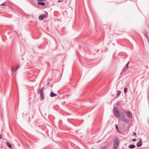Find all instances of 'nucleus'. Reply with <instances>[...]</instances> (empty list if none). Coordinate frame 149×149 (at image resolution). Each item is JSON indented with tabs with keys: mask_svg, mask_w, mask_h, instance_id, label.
Segmentation results:
<instances>
[{
	"mask_svg": "<svg viewBox=\"0 0 149 149\" xmlns=\"http://www.w3.org/2000/svg\"><path fill=\"white\" fill-rule=\"evenodd\" d=\"M119 139L117 138H115L114 141L113 149H117L119 146Z\"/></svg>",
	"mask_w": 149,
	"mask_h": 149,
	"instance_id": "1",
	"label": "nucleus"
},
{
	"mask_svg": "<svg viewBox=\"0 0 149 149\" xmlns=\"http://www.w3.org/2000/svg\"><path fill=\"white\" fill-rule=\"evenodd\" d=\"M113 112L115 116L117 117H119L120 116V114L118 111V109L116 107L114 108Z\"/></svg>",
	"mask_w": 149,
	"mask_h": 149,
	"instance_id": "2",
	"label": "nucleus"
},
{
	"mask_svg": "<svg viewBox=\"0 0 149 149\" xmlns=\"http://www.w3.org/2000/svg\"><path fill=\"white\" fill-rule=\"evenodd\" d=\"M40 95L41 100H44V96L42 90H40Z\"/></svg>",
	"mask_w": 149,
	"mask_h": 149,
	"instance_id": "3",
	"label": "nucleus"
},
{
	"mask_svg": "<svg viewBox=\"0 0 149 149\" xmlns=\"http://www.w3.org/2000/svg\"><path fill=\"white\" fill-rule=\"evenodd\" d=\"M142 140L141 139H140L139 140V142L137 143L136 145L138 147H140L142 145Z\"/></svg>",
	"mask_w": 149,
	"mask_h": 149,
	"instance_id": "4",
	"label": "nucleus"
},
{
	"mask_svg": "<svg viewBox=\"0 0 149 149\" xmlns=\"http://www.w3.org/2000/svg\"><path fill=\"white\" fill-rule=\"evenodd\" d=\"M46 17V15H40L39 17V19L40 20H42L43 19Z\"/></svg>",
	"mask_w": 149,
	"mask_h": 149,
	"instance_id": "5",
	"label": "nucleus"
},
{
	"mask_svg": "<svg viewBox=\"0 0 149 149\" xmlns=\"http://www.w3.org/2000/svg\"><path fill=\"white\" fill-rule=\"evenodd\" d=\"M127 114L128 116L130 118H132V113L130 111L127 112Z\"/></svg>",
	"mask_w": 149,
	"mask_h": 149,
	"instance_id": "6",
	"label": "nucleus"
},
{
	"mask_svg": "<svg viewBox=\"0 0 149 149\" xmlns=\"http://www.w3.org/2000/svg\"><path fill=\"white\" fill-rule=\"evenodd\" d=\"M19 68V66L17 67H14L12 68V71L13 72L16 71Z\"/></svg>",
	"mask_w": 149,
	"mask_h": 149,
	"instance_id": "7",
	"label": "nucleus"
},
{
	"mask_svg": "<svg viewBox=\"0 0 149 149\" xmlns=\"http://www.w3.org/2000/svg\"><path fill=\"white\" fill-rule=\"evenodd\" d=\"M56 94H55L52 92L50 94V96L51 97H52L56 96Z\"/></svg>",
	"mask_w": 149,
	"mask_h": 149,
	"instance_id": "8",
	"label": "nucleus"
},
{
	"mask_svg": "<svg viewBox=\"0 0 149 149\" xmlns=\"http://www.w3.org/2000/svg\"><path fill=\"white\" fill-rule=\"evenodd\" d=\"M38 4L39 5L44 6L45 5V3L44 2H38Z\"/></svg>",
	"mask_w": 149,
	"mask_h": 149,
	"instance_id": "9",
	"label": "nucleus"
},
{
	"mask_svg": "<svg viewBox=\"0 0 149 149\" xmlns=\"http://www.w3.org/2000/svg\"><path fill=\"white\" fill-rule=\"evenodd\" d=\"M6 143L7 145V146L9 148H11V147H12L11 145V144L10 143H9V142H8V141H7L6 142Z\"/></svg>",
	"mask_w": 149,
	"mask_h": 149,
	"instance_id": "10",
	"label": "nucleus"
},
{
	"mask_svg": "<svg viewBox=\"0 0 149 149\" xmlns=\"http://www.w3.org/2000/svg\"><path fill=\"white\" fill-rule=\"evenodd\" d=\"M135 147V146L133 144L130 145L129 146V148L130 149L133 148Z\"/></svg>",
	"mask_w": 149,
	"mask_h": 149,
	"instance_id": "11",
	"label": "nucleus"
},
{
	"mask_svg": "<svg viewBox=\"0 0 149 149\" xmlns=\"http://www.w3.org/2000/svg\"><path fill=\"white\" fill-rule=\"evenodd\" d=\"M123 121L125 122V123H129V120L127 119H124V121Z\"/></svg>",
	"mask_w": 149,
	"mask_h": 149,
	"instance_id": "12",
	"label": "nucleus"
},
{
	"mask_svg": "<svg viewBox=\"0 0 149 149\" xmlns=\"http://www.w3.org/2000/svg\"><path fill=\"white\" fill-rule=\"evenodd\" d=\"M124 91L125 93H126L127 91V88H125L124 89Z\"/></svg>",
	"mask_w": 149,
	"mask_h": 149,
	"instance_id": "13",
	"label": "nucleus"
},
{
	"mask_svg": "<svg viewBox=\"0 0 149 149\" xmlns=\"http://www.w3.org/2000/svg\"><path fill=\"white\" fill-rule=\"evenodd\" d=\"M120 93H121L120 91H118V93H117V97H118V96H119L120 95Z\"/></svg>",
	"mask_w": 149,
	"mask_h": 149,
	"instance_id": "14",
	"label": "nucleus"
},
{
	"mask_svg": "<svg viewBox=\"0 0 149 149\" xmlns=\"http://www.w3.org/2000/svg\"><path fill=\"white\" fill-rule=\"evenodd\" d=\"M1 6H6L7 5H6V3L5 2L3 3H2L1 4Z\"/></svg>",
	"mask_w": 149,
	"mask_h": 149,
	"instance_id": "15",
	"label": "nucleus"
},
{
	"mask_svg": "<svg viewBox=\"0 0 149 149\" xmlns=\"http://www.w3.org/2000/svg\"><path fill=\"white\" fill-rule=\"evenodd\" d=\"M121 119L123 121L125 119V116H123V117H122L121 118Z\"/></svg>",
	"mask_w": 149,
	"mask_h": 149,
	"instance_id": "16",
	"label": "nucleus"
},
{
	"mask_svg": "<svg viewBox=\"0 0 149 149\" xmlns=\"http://www.w3.org/2000/svg\"><path fill=\"white\" fill-rule=\"evenodd\" d=\"M116 130L118 131L119 130H118V125H116Z\"/></svg>",
	"mask_w": 149,
	"mask_h": 149,
	"instance_id": "17",
	"label": "nucleus"
},
{
	"mask_svg": "<svg viewBox=\"0 0 149 149\" xmlns=\"http://www.w3.org/2000/svg\"><path fill=\"white\" fill-rule=\"evenodd\" d=\"M129 63V62H128V63H127V64L126 65L125 67H127V68Z\"/></svg>",
	"mask_w": 149,
	"mask_h": 149,
	"instance_id": "18",
	"label": "nucleus"
},
{
	"mask_svg": "<svg viewBox=\"0 0 149 149\" xmlns=\"http://www.w3.org/2000/svg\"><path fill=\"white\" fill-rule=\"evenodd\" d=\"M133 134H134V135L136 136V133L135 132H134L133 133Z\"/></svg>",
	"mask_w": 149,
	"mask_h": 149,
	"instance_id": "19",
	"label": "nucleus"
},
{
	"mask_svg": "<svg viewBox=\"0 0 149 149\" xmlns=\"http://www.w3.org/2000/svg\"><path fill=\"white\" fill-rule=\"evenodd\" d=\"M136 141V139H133V141Z\"/></svg>",
	"mask_w": 149,
	"mask_h": 149,
	"instance_id": "20",
	"label": "nucleus"
},
{
	"mask_svg": "<svg viewBox=\"0 0 149 149\" xmlns=\"http://www.w3.org/2000/svg\"><path fill=\"white\" fill-rule=\"evenodd\" d=\"M2 138V135H0V139H1Z\"/></svg>",
	"mask_w": 149,
	"mask_h": 149,
	"instance_id": "21",
	"label": "nucleus"
},
{
	"mask_svg": "<svg viewBox=\"0 0 149 149\" xmlns=\"http://www.w3.org/2000/svg\"><path fill=\"white\" fill-rule=\"evenodd\" d=\"M38 2H39L40 1H44L45 0H38Z\"/></svg>",
	"mask_w": 149,
	"mask_h": 149,
	"instance_id": "22",
	"label": "nucleus"
},
{
	"mask_svg": "<svg viewBox=\"0 0 149 149\" xmlns=\"http://www.w3.org/2000/svg\"><path fill=\"white\" fill-rule=\"evenodd\" d=\"M61 1H62L61 0H59L58 1V2H60Z\"/></svg>",
	"mask_w": 149,
	"mask_h": 149,
	"instance_id": "23",
	"label": "nucleus"
}]
</instances>
